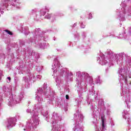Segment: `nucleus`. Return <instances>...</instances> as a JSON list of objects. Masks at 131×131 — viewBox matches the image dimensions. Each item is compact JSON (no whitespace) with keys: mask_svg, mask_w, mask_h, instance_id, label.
Listing matches in <instances>:
<instances>
[{"mask_svg":"<svg viewBox=\"0 0 131 131\" xmlns=\"http://www.w3.org/2000/svg\"><path fill=\"white\" fill-rule=\"evenodd\" d=\"M46 13H47V12H46V11H45V12H43V16L44 15H46Z\"/></svg>","mask_w":131,"mask_h":131,"instance_id":"0eeeda50","label":"nucleus"},{"mask_svg":"<svg viewBox=\"0 0 131 131\" xmlns=\"http://www.w3.org/2000/svg\"><path fill=\"white\" fill-rule=\"evenodd\" d=\"M81 28H84L85 27V26H83V25L82 24L81 26Z\"/></svg>","mask_w":131,"mask_h":131,"instance_id":"20e7f679","label":"nucleus"},{"mask_svg":"<svg viewBox=\"0 0 131 131\" xmlns=\"http://www.w3.org/2000/svg\"><path fill=\"white\" fill-rule=\"evenodd\" d=\"M7 79H9V80H11V77H7Z\"/></svg>","mask_w":131,"mask_h":131,"instance_id":"423d86ee","label":"nucleus"},{"mask_svg":"<svg viewBox=\"0 0 131 131\" xmlns=\"http://www.w3.org/2000/svg\"><path fill=\"white\" fill-rule=\"evenodd\" d=\"M51 18V16L49 15V17H47V19H50Z\"/></svg>","mask_w":131,"mask_h":131,"instance_id":"6e6552de","label":"nucleus"},{"mask_svg":"<svg viewBox=\"0 0 131 131\" xmlns=\"http://www.w3.org/2000/svg\"><path fill=\"white\" fill-rule=\"evenodd\" d=\"M66 98L67 100H69V96L68 95H67L66 96Z\"/></svg>","mask_w":131,"mask_h":131,"instance_id":"7ed1b4c3","label":"nucleus"},{"mask_svg":"<svg viewBox=\"0 0 131 131\" xmlns=\"http://www.w3.org/2000/svg\"><path fill=\"white\" fill-rule=\"evenodd\" d=\"M5 32H7L8 34H9V35H13V33L12 32L8 30H5Z\"/></svg>","mask_w":131,"mask_h":131,"instance_id":"f257e3e1","label":"nucleus"},{"mask_svg":"<svg viewBox=\"0 0 131 131\" xmlns=\"http://www.w3.org/2000/svg\"><path fill=\"white\" fill-rule=\"evenodd\" d=\"M102 127H105V123H102Z\"/></svg>","mask_w":131,"mask_h":131,"instance_id":"39448f33","label":"nucleus"},{"mask_svg":"<svg viewBox=\"0 0 131 131\" xmlns=\"http://www.w3.org/2000/svg\"><path fill=\"white\" fill-rule=\"evenodd\" d=\"M101 121H102V123H104V122H105V119H104V118L103 117H101Z\"/></svg>","mask_w":131,"mask_h":131,"instance_id":"f03ea898","label":"nucleus"}]
</instances>
